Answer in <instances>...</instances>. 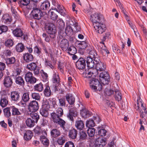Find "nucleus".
<instances>
[{"label":"nucleus","instance_id":"nucleus-56","mask_svg":"<svg viewBox=\"0 0 147 147\" xmlns=\"http://www.w3.org/2000/svg\"><path fill=\"white\" fill-rule=\"evenodd\" d=\"M59 37L60 39L64 38L67 34L65 31H64V30H59L58 31Z\"/></svg>","mask_w":147,"mask_h":147},{"label":"nucleus","instance_id":"nucleus-62","mask_svg":"<svg viewBox=\"0 0 147 147\" xmlns=\"http://www.w3.org/2000/svg\"><path fill=\"white\" fill-rule=\"evenodd\" d=\"M105 92L106 95L108 96H110L113 94L114 95L115 94L114 91L113 90H112L110 89H105Z\"/></svg>","mask_w":147,"mask_h":147},{"label":"nucleus","instance_id":"nucleus-29","mask_svg":"<svg viewBox=\"0 0 147 147\" xmlns=\"http://www.w3.org/2000/svg\"><path fill=\"white\" fill-rule=\"evenodd\" d=\"M32 136V132L30 130H28L26 131L24 133V137L25 140L28 141L31 139Z\"/></svg>","mask_w":147,"mask_h":147},{"label":"nucleus","instance_id":"nucleus-16","mask_svg":"<svg viewBox=\"0 0 147 147\" xmlns=\"http://www.w3.org/2000/svg\"><path fill=\"white\" fill-rule=\"evenodd\" d=\"M80 114L82 117L86 118L91 116L92 113L86 108L82 109L80 110Z\"/></svg>","mask_w":147,"mask_h":147},{"label":"nucleus","instance_id":"nucleus-35","mask_svg":"<svg viewBox=\"0 0 147 147\" xmlns=\"http://www.w3.org/2000/svg\"><path fill=\"white\" fill-rule=\"evenodd\" d=\"M57 27L59 30H64L65 23L62 19L57 20Z\"/></svg>","mask_w":147,"mask_h":147},{"label":"nucleus","instance_id":"nucleus-50","mask_svg":"<svg viewBox=\"0 0 147 147\" xmlns=\"http://www.w3.org/2000/svg\"><path fill=\"white\" fill-rule=\"evenodd\" d=\"M67 101H75V98L73 94H71L68 93L66 94L65 96Z\"/></svg>","mask_w":147,"mask_h":147},{"label":"nucleus","instance_id":"nucleus-31","mask_svg":"<svg viewBox=\"0 0 147 147\" xmlns=\"http://www.w3.org/2000/svg\"><path fill=\"white\" fill-rule=\"evenodd\" d=\"M75 125L78 129L82 130L84 127V124L83 121L77 120L76 122Z\"/></svg>","mask_w":147,"mask_h":147},{"label":"nucleus","instance_id":"nucleus-27","mask_svg":"<svg viewBox=\"0 0 147 147\" xmlns=\"http://www.w3.org/2000/svg\"><path fill=\"white\" fill-rule=\"evenodd\" d=\"M115 94L114 97L115 100L117 101H121L122 99V95L120 92L117 90L116 89L114 90Z\"/></svg>","mask_w":147,"mask_h":147},{"label":"nucleus","instance_id":"nucleus-53","mask_svg":"<svg viewBox=\"0 0 147 147\" xmlns=\"http://www.w3.org/2000/svg\"><path fill=\"white\" fill-rule=\"evenodd\" d=\"M10 110V108L9 107H7L3 110L4 115L5 117L8 118L11 116Z\"/></svg>","mask_w":147,"mask_h":147},{"label":"nucleus","instance_id":"nucleus-6","mask_svg":"<svg viewBox=\"0 0 147 147\" xmlns=\"http://www.w3.org/2000/svg\"><path fill=\"white\" fill-rule=\"evenodd\" d=\"M93 26L95 30L100 34H102L107 29L105 25L101 22L93 23Z\"/></svg>","mask_w":147,"mask_h":147},{"label":"nucleus","instance_id":"nucleus-36","mask_svg":"<svg viewBox=\"0 0 147 147\" xmlns=\"http://www.w3.org/2000/svg\"><path fill=\"white\" fill-rule=\"evenodd\" d=\"M42 17L41 16H39L35 13H33V12L31 11L30 13V17L29 18L32 20L34 19L37 20H39L41 18V17Z\"/></svg>","mask_w":147,"mask_h":147},{"label":"nucleus","instance_id":"nucleus-32","mask_svg":"<svg viewBox=\"0 0 147 147\" xmlns=\"http://www.w3.org/2000/svg\"><path fill=\"white\" fill-rule=\"evenodd\" d=\"M2 18L4 20V22L6 24H10L11 21V18L8 14H5L3 16Z\"/></svg>","mask_w":147,"mask_h":147},{"label":"nucleus","instance_id":"nucleus-39","mask_svg":"<svg viewBox=\"0 0 147 147\" xmlns=\"http://www.w3.org/2000/svg\"><path fill=\"white\" fill-rule=\"evenodd\" d=\"M27 126L30 127H33L35 123L33 120L30 118H27L26 121Z\"/></svg>","mask_w":147,"mask_h":147},{"label":"nucleus","instance_id":"nucleus-63","mask_svg":"<svg viewBox=\"0 0 147 147\" xmlns=\"http://www.w3.org/2000/svg\"><path fill=\"white\" fill-rule=\"evenodd\" d=\"M107 131L104 129H101L99 130L98 134L101 136H104L106 135Z\"/></svg>","mask_w":147,"mask_h":147},{"label":"nucleus","instance_id":"nucleus-47","mask_svg":"<svg viewBox=\"0 0 147 147\" xmlns=\"http://www.w3.org/2000/svg\"><path fill=\"white\" fill-rule=\"evenodd\" d=\"M44 93L45 96H50L51 94V91L50 87L49 86H46L44 91Z\"/></svg>","mask_w":147,"mask_h":147},{"label":"nucleus","instance_id":"nucleus-19","mask_svg":"<svg viewBox=\"0 0 147 147\" xmlns=\"http://www.w3.org/2000/svg\"><path fill=\"white\" fill-rule=\"evenodd\" d=\"M95 69L97 72L98 71H102L106 69V67L102 62L95 63Z\"/></svg>","mask_w":147,"mask_h":147},{"label":"nucleus","instance_id":"nucleus-26","mask_svg":"<svg viewBox=\"0 0 147 147\" xmlns=\"http://www.w3.org/2000/svg\"><path fill=\"white\" fill-rule=\"evenodd\" d=\"M69 55H73L76 53L77 50L76 48L73 46H70L67 48L65 51Z\"/></svg>","mask_w":147,"mask_h":147},{"label":"nucleus","instance_id":"nucleus-43","mask_svg":"<svg viewBox=\"0 0 147 147\" xmlns=\"http://www.w3.org/2000/svg\"><path fill=\"white\" fill-rule=\"evenodd\" d=\"M34 89L35 90L39 92H41L43 89V84L41 83L36 84L34 86Z\"/></svg>","mask_w":147,"mask_h":147},{"label":"nucleus","instance_id":"nucleus-20","mask_svg":"<svg viewBox=\"0 0 147 147\" xmlns=\"http://www.w3.org/2000/svg\"><path fill=\"white\" fill-rule=\"evenodd\" d=\"M86 62L87 66L90 68L93 67L95 65V62H94L92 58L91 57H87L86 59Z\"/></svg>","mask_w":147,"mask_h":147},{"label":"nucleus","instance_id":"nucleus-38","mask_svg":"<svg viewBox=\"0 0 147 147\" xmlns=\"http://www.w3.org/2000/svg\"><path fill=\"white\" fill-rule=\"evenodd\" d=\"M41 48L38 46L36 45L34 48V54L37 56H40L42 54Z\"/></svg>","mask_w":147,"mask_h":147},{"label":"nucleus","instance_id":"nucleus-7","mask_svg":"<svg viewBox=\"0 0 147 147\" xmlns=\"http://www.w3.org/2000/svg\"><path fill=\"white\" fill-rule=\"evenodd\" d=\"M26 68L30 71H33L35 76L39 74L40 69L35 63L32 62L27 64Z\"/></svg>","mask_w":147,"mask_h":147},{"label":"nucleus","instance_id":"nucleus-37","mask_svg":"<svg viewBox=\"0 0 147 147\" xmlns=\"http://www.w3.org/2000/svg\"><path fill=\"white\" fill-rule=\"evenodd\" d=\"M42 36L43 37L45 38V40L47 42H49L50 41L51 39L52 41L54 40H55L56 36L53 38L52 37L51 35H50L49 36L47 35L46 33H43L42 34Z\"/></svg>","mask_w":147,"mask_h":147},{"label":"nucleus","instance_id":"nucleus-61","mask_svg":"<svg viewBox=\"0 0 147 147\" xmlns=\"http://www.w3.org/2000/svg\"><path fill=\"white\" fill-rule=\"evenodd\" d=\"M137 103L138 108L140 107V104L141 107H142V109L144 110V113L145 114H147V111L146 110V108L145 105V106L144 105L142 102H137Z\"/></svg>","mask_w":147,"mask_h":147},{"label":"nucleus","instance_id":"nucleus-45","mask_svg":"<svg viewBox=\"0 0 147 147\" xmlns=\"http://www.w3.org/2000/svg\"><path fill=\"white\" fill-rule=\"evenodd\" d=\"M30 116L32 119V120H33L35 123H37L39 119V115L37 113L33 112L32 114H30Z\"/></svg>","mask_w":147,"mask_h":147},{"label":"nucleus","instance_id":"nucleus-28","mask_svg":"<svg viewBox=\"0 0 147 147\" xmlns=\"http://www.w3.org/2000/svg\"><path fill=\"white\" fill-rule=\"evenodd\" d=\"M50 7V4L48 1L42 3L40 6V9L44 10H48Z\"/></svg>","mask_w":147,"mask_h":147},{"label":"nucleus","instance_id":"nucleus-11","mask_svg":"<svg viewBox=\"0 0 147 147\" xmlns=\"http://www.w3.org/2000/svg\"><path fill=\"white\" fill-rule=\"evenodd\" d=\"M38 102H31L28 105V110L30 112H35L38 109Z\"/></svg>","mask_w":147,"mask_h":147},{"label":"nucleus","instance_id":"nucleus-42","mask_svg":"<svg viewBox=\"0 0 147 147\" xmlns=\"http://www.w3.org/2000/svg\"><path fill=\"white\" fill-rule=\"evenodd\" d=\"M40 140L41 143L44 145L48 146L49 145V140L45 136H41Z\"/></svg>","mask_w":147,"mask_h":147},{"label":"nucleus","instance_id":"nucleus-23","mask_svg":"<svg viewBox=\"0 0 147 147\" xmlns=\"http://www.w3.org/2000/svg\"><path fill=\"white\" fill-rule=\"evenodd\" d=\"M54 123H55L56 124H58L60 125V127H61L63 130L66 131L65 128V121L62 119H61L59 118L58 119H57L56 121H54Z\"/></svg>","mask_w":147,"mask_h":147},{"label":"nucleus","instance_id":"nucleus-57","mask_svg":"<svg viewBox=\"0 0 147 147\" xmlns=\"http://www.w3.org/2000/svg\"><path fill=\"white\" fill-rule=\"evenodd\" d=\"M65 142L64 137L63 136L59 137L57 140V143L60 145H63Z\"/></svg>","mask_w":147,"mask_h":147},{"label":"nucleus","instance_id":"nucleus-60","mask_svg":"<svg viewBox=\"0 0 147 147\" xmlns=\"http://www.w3.org/2000/svg\"><path fill=\"white\" fill-rule=\"evenodd\" d=\"M52 80L53 83H59L60 82V78L59 75H56V74L54 75L53 77Z\"/></svg>","mask_w":147,"mask_h":147},{"label":"nucleus","instance_id":"nucleus-52","mask_svg":"<svg viewBox=\"0 0 147 147\" xmlns=\"http://www.w3.org/2000/svg\"><path fill=\"white\" fill-rule=\"evenodd\" d=\"M40 114L43 117H47L49 115L48 110L41 108L40 110Z\"/></svg>","mask_w":147,"mask_h":147},{"label":"nucleus","instance_id":"nucleus-49","mask_svg":"<svg viewBox=\"0 0 147 147\" xmlns=\"http://www.w3.org/2000/svg\"><path fill=\"white\" fill-rule=\"evenodd\" d=\"M95 129L94 128H89L87 130V133L89 137L92 138L94 136Z\"/></svg>","mask_w":147,"mask_h":147},{"label":"nucleus","instance_id":"nucleus-17","mask_svg":"<svg viewBox=\"0 0 147 147\" xmlns=\"http://www.w3.org/2000/svg\"><path fill=\"white\" fill-rule=\"evenodd\" d=\"M69 43L68 40L66 39H63L61 41L60 46L62 50L63 51H66L69 47Z\"/></svg>","mask_w":147,"mask_h":147},{"label":"nucleus","instance_id":"nucleus-44","mask_svg":"<svg viewBox=\"0 0 147 147\" xmlns=\"http://www.w3.org/2000/svg\"><path fill=\"white\" fill-rule=\"evenodd\" d=\"M7 65H8L10 64H13L15 62L16 59L14 57L6 59L5 60Z\"/></svg>","mask_w":147,"mask_h":147},{"label":"nucleus","instance_id":"nucleus-41","mask_svg":"<svg viewBox=\"0 0 147 147\" xmlns=\"http://www.w3.org/2000/svg\"><path fill=\"white\" fill-rule=\"evenodd\" d=\"M32 11L33 12V13H36L38 15H39V16H43L44 15L43 12L41 11V9L38 8L34 7Z\"/></svg>","mask_w":147,"mask_h":147},{"label":"nucleus","instance_id":"nucleus-59","mask_svg":"<svg viewBox=\"0 0 147 147\" xmlns=\"http://www.w3.org/2000/svg\"><path fill=\"white\" fill-rule=\"evenodd\" d=\"M8 30L7 26L5 25H1L0 26V34L3 33H5L7 32Z\"/></svg>","mask_w":147,"mask_h":147},{"label":"nucleus","instance_id":"nucleus-18","mask_svg":"<svg viewBox=\"0 0 147 147\" xmlns=\"http://www.w3.org/2000/svg\"><path fill=\"white\" fill-rule=\"evenodd\" d=\"M94 69L92 68H89L87 70H85L82 74L83 76L86 78H90L94 74Z\"/></svg>","mask_w":147,"mask_h":147},{"label":"nucleus","instance_id":"nucleus-10","mask_svg":"<svg viewBox=\"0 0 147 147\" xmlns=\"http://www.w3.org/2000/svg\"><path fill=\"white\" fill-rule=\"evenodd\" d=\"M33 74L30 72H27L25 75V78L26 81L30 84H34L36 81V79L32 76Z\"/></svg>","mask_w":147,"mask_h":147},{"label":"nucleus","instance_id":"nucleus-58","mask_svg":"<svg viewBox=\"0 0 147 147\" xmlns=\"http://www.w3.org/2000/svg\"><path fill=\"white\" fill-rule=\"evenodd\" d=\"M79 135L80 139L82 140H85L87 137L86 133L83 131L80 132Z\"/></svg>","mask_w":147,"mask_h":147},{"label":"nucleus","instance_id":"nucleus-34","mask_svg":"<svg viewBox=\"0 0 147 147\" xmlns=\"http://www.w3.org/2000/svg\"><path fill=\"white\" fill-rule=\"evenodd\" d=\"M24 49L25 46L22 43H19L16 46V49L18 52H22Z\"/></svg>","mask_w":147,"mask_h":147},{"label":"nucleus","instance_id":"nucleus-12","mask_svg":"<svg viewBox=\"0 0 147 147\" xmlns=\"http://www.w3.org/2000/svg\"><path fill=\"white\" fill-rule=\"evenodd\" d=\"M13 81L11 76H6L3 80V84L7 88L10 87L12 85Z\"/></svg>","mask_w":147,"mask_h":147},{"label":"nucleus","instance_id":"nucleus-21","mask_svg":"<svg viewBox=\"0 0 147 147\" xmlns=\"http://www.w3.org/2000/svg\"><path fill=\"white\" fill-rule=\"evenodd\" d=\"M100 52L103 56H105L106 54V48L105 45L104 43L103 42H100L97 45Z\"/></svg>","mask_w":147,"mask_h":147},{"label":"nucleus","instance_id":"nucleus-48","mask_svg":"<svg viewBox=\"0 0 147 147\" xmlns=\"http://www.w3.org/2000/svg\"><path fill=\"white\" fill-rule=\"evenodd\" d=\"M65 32L68 36H70L73 34V30L70 26H67L65 29Z\"/></svg>","mask_w":147,"mask_h":147},{"label":"nucleus","instance_id":"nucleus-9","mask_svg":"<svg viewBox=\"0 0 147 147\" xmlns=\"http://www.w3.org/2000/svg\"><path fill=\"white\" fill-rule=\"evenodd\" d=\"M76 67L79 69H83L86 66V58L80 57L76 63Z\"/></svg>","mask_w":147,"mask_h":147},{"label":"nucleus","instance_id":"nucleus-5","mask_svg":"<svg viewBox=\"0 0 147 147\" xmlns=\"http://www.w3.org/2000/svg\"><path fill=\"white\" fill-rule=\"evenodd\" d=\"M90 20L93 23L101 22L104 21V17L100 13H95L90 15Z\"/></svg>","mask_w":147,"mask_h":147},{"label":"nucleus","instance_id":"nucleus-51","mask_svg":"<svg viewBox=\"0 0 147 147\" xmlns=\"http://www.w3.org/2000/svg\"><path fill=\"white\" fill-rule=\"evenodd\" d=\"M16 82L17 84L22 86L24 84V81L21 76H18L16 78Z\"/></svg>","mask_w":147,"mask_h":147},{"label":"nucleus","instance_id":"nucleus-1","mask_svg":"<svg viewBox=\"0 0 147 147\" xmlns=\"http://www.w3.org/2000/svg\"><path fill=\"white\" fill-rule=\"evenodd\" d=\"M90 88L94 91H100L102 90V86L101 84L97 79L92 78L89 80Z\"/></svg>","mask_w":147,"mask_h":147},{"label":"nucleus","instance_id":"nucleus-14","mask_svg":"<svg viewBox=\"0 0 147 147\" xmlns=\"http://www.w3.org/2000/svg\"><path fill=\"white\" fill-rule=\"evenodd\" d=\"M106 144V139L100 138L96 139L95 142L96 146L97 147H103Z\"/></svg>","mask_w":147,"mask_h":147},{"label":"nucleus","instance_id":"nucleus-30","mask_svg":"<svg viewBox=\"0 0 147 147\" xmlns=\"http://www.w3.org/2000/svg\"><path fill=\"white\" fill-rule=\"evenodd\" d=\"M78 47L80 49H86L87 50H88L87 48L90 47H88V44L84 41H82L79 43L78 45Z\"/></svg>","mask_w":147,"mask_h":147},{"label":"nucleus","instance_id":"nucleus-64","mask_svg":"<svg viewBox=\"0 0 147 147\" xmlns=\"http://www.w3.org/2000/svg\"><path fill=\"white\" fill-rule=\"evenodd\" d=\"M42 108L44 109L49 110L50 108V105L49 102H42Z\"/></svg>","mask_w":147,"mask_h":147},{"label":"nucleus","instance_id":"nucleus-46","mask_svg":"<svg viewBox=\"0 0 147 147\" xmlns=\"http://www.w3.org/2000/svg\"><path fill=\"white\" fill-rule=\"evenodd\" d=\"M12 110V114L13 115H21V113L19 111L18 109L16 108L14 106H12L11 107Z\"/></svg>","mask_w":147,"mask_h":147},{"label":"nucleus","instance_id":"nucleus-8","mask_svg":"<svg viewBox=\"0 0 147 147\" xmlns=\"http://www.w3.org/2000/svg\"><path fill=\"white\" fill-rule=\"evenodd\" d=\"M12 33L15 36L18 37H21L24 40H26L28 38L27 35L24 34L23 31L20 28H16L13 30Z\"/></svg>","mask_w":147,"mask_h":147},{"label":"nucleus","instance_id":"nucleus-15","mask_svg":"<svg viewBox=\"0 0 147 147\" xmlns=\"http://www.w3.org/2000/svg\"><path fill=\"white\" fill-rule=\"evenodd\" d=\"M78 113L76 108L71 109L69 110V112L67 115V116L68 118L71 121H73L74 120L73 117L77 116Z\"/></svg>","mask_w":147,"mask_h":147},{"label":"nucleus","instance_id":"nucleus-55","mask_svg":"<svg viewBox=\"0 0 147 147\" xmlns=\"http://www.w3.org/2000/svg\"><path fill=\"white\" fill-rule=\"evenodd\" d=\"M5 44L6 46L10 47L13 46V42L12 39H9L5 41Z\"/></svg>","mask_w":147,"mask_h":147},{"label":"nucleus","instance_id":"nucleus-25","mask_svg":"<svg viewBox=\"0 0 147 147\" xmlns=\"http://www.w3.org/2000/svg\"><path fill=\"white\" fill-rule=\"evenodd\" d=\"M51 134L52 137L55 138L60 135L61 132L57 129H53L51 131Z\"/></svg>","mask_w":147,"mask_h":147},{"label":"nucleus","instance_id":"nucleus-3","mask_svg":"<svg viewBox=\"0 0 147 147\" xmlns=\"http://www.w3.org/2000/svg\"><path fill=\"white\" fill-rule=\"evenodd\" d=\"M99 78L101 84L103 85H107L110 82V76L107 72L104 71L101 73Z\"/></svg>","mask_w":147,"mask_h":147},{"label":"nucleus","instance_id":"nucleus-24","mask_svg":"<svg viewBox=\"0 0 147 147\" xmlns=\"http://www.w3.org/2000/svg\"><path fill=\"white\" fill-rule=\"evenodd\" d=\"M77 134V131L74 128H73L69 130L68 136L70 138L75 139L76 138Z\"/></svg>","mask_w":147,"mask_h":147},{"label":"nucleus","instance_id":"nucleus-2","mask_svg":"<svg viewBox=\"0 0 147 147\" xmlns=\"http://www.w3.org/2000/svg\"><path fill=\"white\" fill-rule=\"evenodd\" d=\"M45 29L46 32L49 35H51L52 38L56 36L57 33L56 27L54 24L51 23H48L46 24Z\"/></svg>","mask_w":147,"mask_h":147},{"label":"nucleus","instance_id":"nucleus-40","mask_svg":"<svg viewBox=\"0 0 147 147\" xmlns=\"http://www.w3.org/2000/svg\"><path fill=\"white\" fill-rule=\"evenodd\" d=\"M48 13L49 15L50 18L52 20H55L58 18V15L54 12L51 11V9H50Z\"/></svg>","mask_w":147,"mask_h":147},{"label":"nucleus","instance_id":"nucleus-22","mask_svg":"<svg viewBox=\"0 0 147 147\" xmlns=\"http://www.w3.org/2000/svg\"><path fill=\"white\" fill-rule=\"evenodd\" d=\"M54 123H55L56 124H58L60 125V127H61L63 130L66 131L65 128V121L62 119H61L59 118L58 119H57L56 121H54Z\"/></svg>","mask_w":147,"mask_h":147},{"label":"nucleus","instance_id":"nucleus-33","mask_svg":"<svg viewBox=\"0 0 147 147\" xmlns=\"http://www.w3.org/2000/svg\"><path fill=\"white\" fill-rule=\"evenodd\" d=\"M11 96L12 100L17 101L18 100L20 97L19 93L16 91L12 92L11 93Z\"/></svg>","mask_w":147,"mask_h":147},{"label":"nucleus","instance_id":"nucleus-4","mask_svg":"<svg viewBox=\"0 0 147 147\" xmlns=\"http://www.w3.org/2000/svg\"><path fill=\"white\" fill-rule=\"evenodd\" d=\"M90 20L93 23L101 22L104 21V17L100 13H95L90 15Z\"/></svg>","mask_w":147,"mask_h":147},{"label":"nucleus","instance_id":"nucleus-54","mask_svg":"<svg viewBox=\"0 0 147 147\" xmlns=\"http://www.w3.org/2000/svg\"><path fill=\"white\" fill-rule=\"evenodd\" d=\"M95 123L93 119H89L86 121V125L87 127H93L95 126Z\"/></svg>","mask_w":147,"mask_h":147},{"label":"nucleus","instance_id":"nucleus-13","mask_svg":"<svg viewBox=\"0 0 147 147\" xmlns=\"http://www.w3.org/2000/svg\"><path fill=\"white\" fill-rule=\"evenodd\" d=\"M22 57L24 62L26 63H28L32 61L34 59L33 55L30 53H24Z\"/></svg>","mask_w":147,"mask_h":147}]
</instances>
